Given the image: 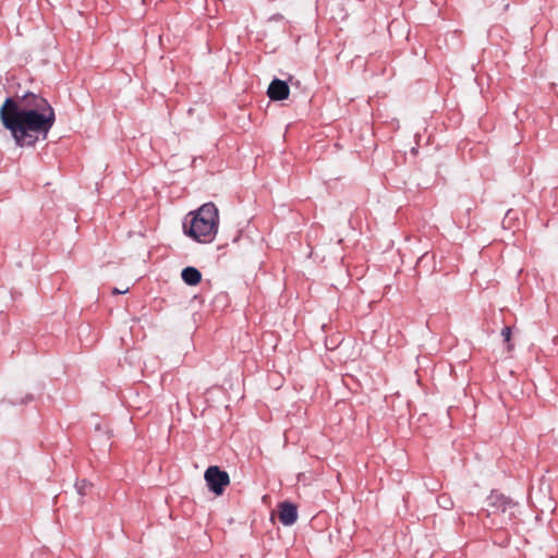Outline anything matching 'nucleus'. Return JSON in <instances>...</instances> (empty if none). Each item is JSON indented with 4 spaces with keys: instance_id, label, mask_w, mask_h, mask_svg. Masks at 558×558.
<instances>
[{
    "instance_id": "nucleus-5",
    "label": "nucleus",
    "mask_w": 558,
    "mask_h": 558,
    "mask_svg": "<svg viewBox=\"0 0 558 558\" xmlns=\"http://www.w3.org/2000/svg\"><path fill=\"white\" fill-rule=\"evenodd\" d=\"M267 95L271 100H284L290 95V88L287 82L275 78L268 86Z\"/></svg>"
},
{
    "instance_id": "nucleus-6",
    "label": "nucleus",
    "mask_w": 558,
    "mask_h": 558,
    "mask_svg": "<svg viewBox=\"0 0 558 558\" xmlns=\"http://www.w3.org/2000/svg\"><path fill=\"white\" fill-rule=\"evenodd\" d=\"M278 517L283 525H292L298 520V508L291 502L284 501L279 505Z\"/></svg>"
},
{
    "instance_id": "nucleus-3",
    "label": "nucleus",
    "mask_w": 558,
    "mask_h": 558,
    "mask_svg": "<svg viewBox=\"0 0 558 558\" xmlns=\"http://www.w3.org/2000/svg\"><path fill=\"white\" fill-rule=\"evenodd\" d=\"M517 504L502 494L493 493L488 498V514H501L505 519L511 520L514 515Z\"/></svg>"
},
{
    "instance_id": "nucleus-2",
    "label": "nucleus",
    "mask_w": 558,
    "mask_h": 558,
    "mask_svg": "<svg viewBox=\"0 0 558 558\" xmlns=\"http://www.w3.org/2000/svg\"><path fill=\"white\" fill-rule=\"evenodd\" d=\"M190 220L183 225L184 232L201 243L211 242L218 231L219 211L214 203L202 205L196 211L189 214Z\"/></svg>"
},
{
    "instance_id": "nucleus-8",
    "label": "nucleus",
    "mask_w": 558,
    "mask_h": 558,
    "mask_svg": "<svg viewBox=\"0 0 558 558\" xmlns=\"http://www.w3.org/2000/svg\"><path fill=\"white\" fill-rule=\"evenodd\" d=\"M501 336L504 338V341L508 343V350H512V344L510 343V340H511V328L510 327H505L502 330H501Z\"/></svg>"
},
{
    "instance_id": "nucleus-7",
    "label": "nucleus",
    "mask_w": 558,
    "mask_h": 558,
    "mask_svg": "<svg viewBox=\"0 0 558 558\" xmlns=\"http://www.w3.org/2000/svg\"><path fill=\"white\" fill-rule=\"evenodd\" d=\"M181 277L189 286H196L202 280V274L195 267H185L181 272Z\"/></svg>"
},
{
    "instance_id": "nucleus-9",
    "label": "nucleus",
    "mask_w": 558,
    "mask_h": 558,
    "mask_svg": "<svg viewBox=\"0 0 558 558\" xmlns=\"http://www.w3.org/2000/svg\"><path fill=\"white\" fill-rule=\"evenodd\" d=\"M129 291V287H125L124 289L121 288H113L112 294H124Z\"/></svg>"
},
{
    "instance_id": "nucleus-4",
    "label": "nucleus",
    "mask_w": 558,
    "mask_h": 558,
    "mask_svg": "<svg viewBox=\"0 0 558 558\" xmlns=\"http://www.w3.org/2000/svg\"><path fill=\"white\" fill-rule=\"evenodd\" d=\"M204 477L209 489L216 495H221L225 492V488L230 484L229 474L216 465L209 466L205 471Z\"/></svg>"
},
{
    "instance_id": "nucleus-1",
    "label": "nucleus",
    "mask_w": 558,
    "mask_h": 558,
    "mask_svg": "<svg viewBox=\"0 0 558 558\" xmlns=\"http://www.w3.org/2000/svg\"><path fill=\"white\" fill-rule=\"evenodd\" d=\"M0 120L19 146L33 145L38 135L47 137L54 123V111L46 99L40 98L35 109L21 108L12 98L0 107Z\"/></svg>"
}]
</instances>
